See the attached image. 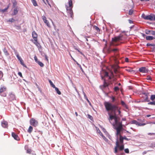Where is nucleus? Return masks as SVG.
Here are the masks:
<instances>
[{
    "label": "nucleus",
    "mask_w": 155,
    "mask_h": 155,
    "mask_svg": "<svg viewBox=\"0 0 155 155\" xmlns=\"http://www.w3.org/2000/svg\"><path fill=\"white\" fill-rule=\"evenodd\" d=\"M125 61L126 62H129V59L127 58H125Z\"/></svg>",
    "instance_id": "obj_57"
},
{
    "label": "nucleus",
    "mask_w": 155,
    "mask_h": 155,
    "mask_svg": "<svg viewBox=\"0 0 155 155\" xmlns=\"http://www.w3.org/2000/svg\"><path fill=\"white\" fill-rule=\"evenodd\" d=\"M133 10L132 9H130L129 12V15H131L133 14Z\"/></svg>",
    "instance_id": "obj_42"
},
{
    "label": "nucleus",
    "mask_w": 155,
    "mask_h": 155,
    "mask_svg": "<svg viewBox=\"0 0 155 155\" xmlns=\"http://www.w3.org/2000/svg\"><path fill=\"white\" fill-rule=\"evenodd\" d=\"M13 5L14 7L17 5V2L15 0L13 2Z\"/></svg>",
    "instance_id": "obj_53"
},
{
    "label": "nucleus",
    "mask_w": 155,
    "mask_h": 155,
    "mask_svg": "<svg viewBox=\"0 0 155 155\" xmlns=\"http://www.w3.org/2000/svg\"><path fill=\"white\" fill-rule=\"evenodd\" d=\"M68 4L69 5V7H68V8H72L73 7V4H72V0H69L68 2Z\"/></svg>",
    "instance_id": "obj_18"
},
{
    "label": "nucleus",
    "mask_w": 155,
    "mask_h": 155,
    "mask_svg": "<svg viewBox=\"0 0 155 155\" xmlns=\"http://www.w3.org/2000/svg\"><path fill=\"white\" fill-rule=\"evenodd\" d=\"M120 108H119V109H118H118H116V110H117V111H118V114L119 115H120V113H121V111L120 110Z\"/></svg>",
    "instance_id": "obj_54"
},
{
    "label": "nucleus",
    "mask_w": 155,
    "mask_h": 155,
    "mask_svg": "<svg viewBox=\"0 0 155 155\" xmlns=\"http://www.w3.org/2000/svg\"><path fill=\"white\" fill-rule=\"evenodd\" d=\"M31 1L33 4V5L35 6H38L36 0H31Z\"/></svg>",
    "instance_id": "obj_23"
},
{
    "label": "nucleus",
    "mask_w": 155,
    "mask_h": 155,
    "mask_svg": "<svg viewBox=\"0 0 155 155\" xmlns=\"http://www.w3.org/2000/svg\"><path fill=\"white\" fill-rule=\"evenodd\" d=\"M32 36L34 39H37L38 35L35 31L32 32Z\"/></svg>",
    "instance_id": "obj_15"
},
{
    "label": "nucleus",
    "mask_w": 155,
    "mask_h": 155,
    "mask_svg": "<svg viewBox=\"0 0 155 155\" xmlns=\"http://www.w3.org/2000/svg\"><path fill=\"white\" fill-rule=\"evenodd\" d=\"M54 88H55V90L56 91L57 93L59 94L60 95L61 94V92L60 91H59L58 88L57 87H54Z\"/></svg>",
    "instance_id": "obj_26"
},
{
    "label": "nucleus",
    "mask_w": 155,
    "mask_h": 155,
    "mask_svg": "<svg viewBox=\"0 0 155 155\" xmlns=\"http://www.w3.org/2000/svg\"><path fill=\"white\" fill-rule=\"evenodd\" d=\"M114 89L115 91H117L119 90V88L117 87H114Z\"/></svg>",
    "instance_id": "obj_44"
},
{
    "label": "nucleus",
    "mask_w": 155,
    "mask_h": 155,
    "mask_svg": "<svg viewBox=\"0 0 155 155\" xmlns=\"http://www.w3.org/2000/svg\"><path fill=\"white\" fill-rule=\"evenodd\" d=\"M87 101V102L89 103L90 105H91V103L89 101V100L87 98H86L85 99Z\"/></svg>",
    "instance_id": "obj_61"
},
{
    "label": "nucleus",
    "mask_w": 155,
    "mask_h": 155,
    "mask_svg": "<svg viewBox=\"0 0 155 155\" xmlns=\"http://www.w3.org/2000/svg\"><path fill=\"white\" fill-rule=\"evenodd\" d=\"M42 19L44 21V23L49 28L51 27L50 24L48 20H47L46 17L45 16H43L42 17Z\"/></svg>",
    "instance_id": "obj_8"
},
{
    "label": "nucleus",
    "mask_w": 155,
    "mask_h": 155,
    "mask_svg": "<svg viewBox=\"0 0 155 155\" xmlns=\"http://www.w3.org/2000/svg\"><path fill=\"white\" fill-rule=\"evenodd\" d=\"M109 85V84L107 83L106 81L105 80H104V84L103 85V86L104 87H107Z\"/></svg>",
    "instance_id": "obj_25"
},
{
    "label": "nucleus",
    "mask_w": 155,
    "mask_h": 155,
    "mask_svg": "<svg viewBox=\"0 0 155 155\" xmlns=\"http://www.w3.org/2000/svg\"><path fill=\"white\" fill-rule=\"evenodd\" d=\"M3 51L5 55H9V54L8 53L7 50L5 48L4 49Z\"/></svg>",
    "instance_id": "obj_33"
},
{
    "label": "nucleus",
    "mask_w": 155,
    "mask_h": 155,
    "mask_svg": "<svg viewBox=\"0 0 155 155\" xmlns=\"http://www.w3.org/2000/svg\"><path fill=\"white\" fill-rule=\"evenodd\" d=\"M93 29L95 30L96 31L97 33H99L100 31V30L99 28L97 26L94 25L93 26Z\"/></svg>",
    "instance_id": "obj_17"
},
{
    "label": "nucleus",
    "mask_w": 155,
    "mask_h": 155,
    "mask_svg": "<svg viewBox=\"0 0 155 155\" xmlns=\"http://www.w3.org/2000/svg\"><path fill=\"white\" fill-rule=\"evenodd\" d=\"M114 71L115 74H117L118 72L117 70V69L115 68H114Z\"/></svg>",
    "instance_id": "obj_56"
},
{
    "label": "nucleus",
    "mask_w": 155,
    "mask_h": 155,
    "mask_svg": "<svg viewBox=\"0 0 155 155\" xmlns=\"http://www.w3.org/2000/svg\"><path fill=\"white\" fill-rule=\"evenodd\" d=\"M150 99L152 101H153L154 100H155V95H152L150 96Z\"/></svg>",
    "instance_id": "obj_27"
},
{
    "label": "nucleus",
    "mask_w": 155,
    "mask_h": 155,
    "mask_svg": "<svg viewBox=\"0 0 155 155\" xmlns=\"http://www.w3.org/2000/svg\"><path fill=\"white\" fill-rule=\"evenodd\" d=\"M146 38L147 40H151L153 39V38L152 36H147Z\"/></svg>",
    "instance_id": "obj_22"
},
{
    "label": "nucleus",
    "mask_w": 155,
    "mask_h": 155,
    "mask_svg": "<svg viewBox=\"0 0 155 155\" xmlns=\"http://www.w3.org/2000/svg\"><path fill=\"white\" fill-rule=\"evenodd\" d=\"M114 55L115 56V60L117 59L119 56V53L118 52L114 53Z\"/></svg>",
    "instance_id": "obj_29"
},
{
    "label": "nucleus",
    "mask_w": 155,
    "mask_h": 155,
    "mask_svg": "<svg viewBox=\"0 0 155 155\" xmlns=\"http://www.w3.org/2000/svg\"><path fill=\"white\" fill-rule=\"evenodd\" d=\"M115 126H117L116 128L117 133L116 135H119L120 136V131L122 128V125L121 122H119L117 124H115Z\"/></svg>",
    "instance_id": "obj_4"
},
{
    "label": "nucleus",
    "mask_w": 155,
    "mask_h": 155,
    "mask_svg": "<svg viewBox=\"0 0 155 155\" xmlns=\"http://www.w3.org/2000/svg\"><path fill=\"white\" fill-rule=\"evenodd\" d=\"M41 67H43L44 66V64L41 61H39L37 63Z\"/></svg>",
    "instance_id": "obj_34"
},
{
    "label": "nucleus",
    "mask_w": 155,
    "mask_h": 155,
    "mask_svg": "<svg viewBox=\"0 0 155 155\" xmlns=\"http://www.w3.org/2000/svg\"><path fill=\"white\" fill-rule=\"evenodd\" d=\"M33 129V128L31 126H30L27 130L28 132L29 133H31Z\"/></svg>",
    "instance_id": "obj_24"
},
{
    "label": "nucleus",
    "mask_w": 155,
    "mask_h": 155,
    "mask_svg": "<svg viewBox=\"0 0 155 155\" xmlns=\"http://www.w3.org/2000/svg\"><path fill=\"white\" fill-rule=\"evenodd\" d=\"M151 34H152L153 35H155V31H151Z\"/></svg>",
    "instance_id": "obj_59"
},
{
    "label": "nucleus",
    "mask_w": 155,
    "mask_h": 155,
    "mask_svg": "<svg viewBox=\"0 0 155 155\" xmlns=\"http://www.w3.org/2000/svg\"><path fill=\"white\" fill-rule=\"evenodd\" d=\"M123 138L125 140H128V139L127 138V137L126 136H124V137H123Z\"/></svg>",
    "instance_id": "obj_64"
},
{
    "label": "nucleus",
    "mask_w": 155,
    "mask_h": 155,
    "mask_svg": "<svg viewBox=\"0 0 155 155\" xmlns=\"http://www.w3.org/2000/svg\"><path fill=\"white\" fill-rule=\"evenodd\" d=\"M123 137L121 135L120 136V142L121 144H123Z\"/></svg>",
    "instance_id": "obj_21"
},
{
    "label": "nucleus",
    "mask_w": 155,
    "mask_h": 155,
    "mask_svg": "<svg viewBox=\"0 0 155 155\" xmlns=\"http://www.w3.org/2000/svg\"><path fill=\"white\" fill-rule=\"evenodd\" d=\"M99 134H100V135L102 136V135H103V134H102V133L100 131V130H99Z\"/></svg>",
    "instance_id": "obj_60"
},
{
    "label": "nucleus",
    "mask_w": 155,
    "mask_h": 155,
    "mask_svg": "<svg viewBox=\"0 0 155 155\" xmlns=\"http://www.w3.org/2000/svg\"><path fill=\"white\" fill-rule=\"evenodd\" d=\"M89 28V30H90L91 29V26L88 25L87 26H85V29L87 31H88L89 30L87 29V28Z\"/></svg>",
    "instance_id": "obj_43"
},
{
    "label": "nucleus",
    "mask_w": 155,
    "mask_h": 155,
    "mask_svg": "<svg viewBox=\"0 0 155 155\" xmlns=\"http://www.w3.org/2000/svg\"><path fill=\"white\" fill-rule=\"evenodd\" d=\"M120 150H122L124 148V145L123 144H122L119 147Z\"/></svg>",
    "instance_id": "obj_28"
},
{
    "label": "nucleus",
    "mask_w": 155,
    "mask_h": 155,
    "mask_svg": "<svg viewBox=\"0 0 155 155\" xmlns=\"http://www.w3.org/2000/svg\"><path fill=\"white\" fill-rule=\"evenodd\" d=\"M108 76V74L107 72H105V74L104 75V77H107Z\"/></svg>",
    "instance_id": "obj_58"
},
{
    "label": "nucleus",
    "mask_w": 155,
    "mask_h": 155,
    "mask_svg": "<svg viewBox=\"0 0 155 155\" xmlns=\"http://www.w3.org/2000/svg\"><path fill=\"white\" fill-rule=\"evenodd\" d=\"M32 152V150L30 149H28L27 150H26V152L28 153H29V154H30Z\"/></svg>",
    "instance_id": "obj_36"
},
{
    "label": "nucleus",
    "mask_w": 155,
    "mask_h": 155,
    "mask_svg": "<svg viewBox=\"0 0 155 155\" xmlns=\"http://www.w3.org/2000/svg\"><path fill=\"white\" fill-rule=\"evenodd\" d=\"M34 59H35V62L36 63H37L38 61H38V59L37 57V56L36 55H35L34 56Z\"/></svg>",
    "instance_id": "obj_46"
},
{
    "label": "nucleus",
    "mask_w": 155,
    "mask_h": 155,
    "mask_svg": "<svg viewBox=\"0 0 155 155\" xmlns=\"http://www.w3.org/2000/svg\"><path fill=\"white\" fill-rule=\"evenodd\" d=\"M147 79L148 80H151L152 78L150 76H147Z\"/></svg>",
    "instance_id": "obj_52"
},
{
    "label": "nucleus",
    "mask_w": 155,
    "mask_h": 155,
    "mask_svg": "<svg viewBox=\"0 0 155 155\" xmlns=\"http://www.w3.org/2000/svg\"><path fill=\"white\" fill-rule=\"evenodd\" d=\"M66 9L67 11V12L68 14L70 16V17L71 18H72L73 13L72 10V8H68V7H67Z\"/></svg>",
    "instance_id": "obj_11"
},
{
    "label": "nucleus",
    "mask_w": 155,
    "mask_h": 155,
    "mask_svg": "<svg viewBox=\"0 0 155 155\" xmlns=\"http://www.w3.org/2000/svg\"><path fill=\"white\" fill-rule=\"evenodd\" d=\"M142 17L145 20H149L150 21L153 20V14H150L148 15H146L144 14L142 15Z\"/></svg>",
    "instance_id": "obj_6"
},
{
    "label": "nucleus",
    "mask_w": 155,
    "mask_h": 155,
    "mask_svg": "<svg viewBox=\"0 0 155 155\" xmlns=\"http://www.w3.org/2000/svg\"><path fill=\"white\" fill-rule=\"evenodd\" d=\"M119 147V142L118 139H117L116 143V146L114 148V153H117V148Z\"/></svg>",
    "instance_id": "obj_12"
},
{
    "label": "nucleus",
    "mask_w": 155,
    "mask_h": 155,
    "mask_svg": "<svg viewBox=\"0 0 155 155\" xmlns=\"http://www.w3.org/2000/svg\"><path fill=\"white\" fill-rule=\"evenodd\" d=\"M112 51V50L110 48H108L107 49V52L108 53H110Z\"/></svg>",
    "instance_id": "obj_41"
},
{
    "label": "nucleus",
    "mask_w": 155,
    "mask_h": 155,
    "mask_svg": "<svg viewBox=\"0 0 155 155\" xmlns=\"http://www.w3.org/2000/svg\"><path fill=\"white\" fill-rule=\"evenodd\" d=\"M20 62L21 65L24 66L25 64L24 63V61H23V60H22V59H21V60H20Z\"/></svg>",
    "instance_id": "obj_49"
},
{
    "label": "nucleus",
    "mask_w": 155,
    "mask_h": 155,
    "mask_svg": "<svg viewBox=\"0 0 155 155\" xmlns=\"http://www.w3.org/2000/svg\"><path fill=\"white\" fill-rule=\"evenodd\" d=\"M148 135H150V136H153L155 134V133H149L147 134Z\"/></svg>",
    "instance_id": "obj_50"
},
{
    "label": "nucleus",
    "mask_w": 155,
    "mask_h": 155,
    "mask_svg": "<svg viewBox=\"0 0 155 155\" xmlns=\"http://www.w3.org/2000/svg\"><path fill=\"white\" fill-rule=\"evenodd\" d=\"M113 78H114V80H116V78H114V75L113 72H111L110 73V75L109 76V79H112Z\"/></svg>",
    "instance_id": "obj_20"
},
{
    "label": "nucleus",
    "mask_w": 155,
    "mask_h": 155,
    "mask_svg": "<svg viewBox=\"0 0 155 155\" xmlns=\"http://www.w3.org/2000/svg\"><path fill=\"white\" fill-rule=\"evenodd\" d=\"M151 123H153V124H155V123H152V122H150V123H139L138 122V124H137V125L138 126H144V125H145L147 124H151Z\"/></svg>",
    "instance_id": "obj_19"
},
{
    "label": "nucleus",
    "mask_w": 155,
    "mask_h": 155,
    "mask_svg": "<svg viewBox=\"0 0 155 155\" xmlns=\"http://www.w3.org/2000/svg\"><path fill=\"white\" fill-rule=\"evenodd\" d=\"M16 56L17 58H18V59L19 61H20L21 59H22L21 58V57L19 56V55L18 54H17L16 55Z\"/></svg>",
    "instance_id": "obj_39"
},
{
    "label": "nucleus",
    "mask_w": 155,
    "mask_h": 155,
    "mask_svg": "<svg viewBox=\"0 0 155 155\" xmlns=\"http://www.w3.org/2000/svg\"><path fill=\"white\" fill-rule=\"evenodd\" d=\"M127 71H128L129 72H134V71L132 70L130 68H128L126 70Z\"/></svg>",
    "instance_id": "obj_45"
},
{
    "label": "nucleus",
    "mask_w": 155,
    "mask_h": 155,
    "mask_svg": "<svg viewBox=\"0 0 155 155\" xmlns=\"http://www.w3.org/2000/svg\"><path fill=\"white\" fill-rule=\"evenodd\" d=\"M122 37L119 36L112 38V41L111 42V45L117 46L119 45V42L122 40Z\"/></svg>",
    "instance_id": "obj_3"
},
{
    "label": "nucleus",
    "mask_w": 155,
    "mask_h": 155,
    "mask_svg": "<svg viewBox=\"0 0 155 155\" xmlns=\"http://www.w3.org/2000/svg\"><path fill=\"white\" fill-rule=\"evenodd\" d=\"M12 136L15 140L17 141H19L20 140V139L18 136L15 134V133L12 132Z\"/></svg>",
    "instance_id": "obj_13"
},
{
    "label": "nucleus",
    "mask_w": 155,
    "mask_h": 155,
    "mask_svg": "<svg viewBox=\"0 0 155 155\" xmlns=\"http://www.w3.org/2000/svg\"><path fill=\"white\" fill-rule=\"evenodd\" d=\"M132 124L137 125L138 124V122L137 121L134 120L132 121Z\"/></svg>",
    "instance_id": "obj_37"
},
{
    "label": "nucleus",
    "mask_w": 155,
    "mask_h": 155,
    "mask_svg": "<svg viewBox=\"0 0 155 155\" xmlns=\"http://www.w3.org/2000/svg\"><path fill=\"white\" fill-rule=\"evenodd\" d=\"M18 12V11L16 8H15L14 10L13 14V15H16Z\"/></svg>",
    "instance_id": "obj_31"
},
{
    "label": "nucleus",
    "mask_w": 155,
    "mask_h": 155,
    "mask_svg": "<svg viewBox=\"0 0 155 155\" xmlns=\"http://www.w3.org/2000/svg\"><path fill=\"white\" fill-rule=\"evenodd\" d=\"M30 123L31 125L35 127L37 126L38 124V121L33 118L30 119Z\"/></svg>",
    "instance_id": "obj_7"
},
{
    "label": "nucleus",
    "mask_w": 155,
    "mask_h": 155,
    "mask_svg": "<svg viewBox=\"0 0 155 155\" xmlns=\"http://www.w3.org/2000/svg\"><path fill=\"white\" fill-rule=\"evenodd\" d=\"M139 71L142 73H147L148 71V69L145 67H142L139 68Z\"/></svg>",
    "instance_id": "obj_9"
},
{
    "label": "nucleus",
    "mask_w": 155,
    "mask_h": 155,
    "mask_svg": "<svg viewBox=\"0 0 155 155\" xmlns=\"http://www.w3.org/2000/svg\"><path fill=\"white\" fill-rule=\"evenodd\" d=\"M121 104L122 106L127 109H128V107L126 103L123 101H121Z\"/></svg>",
    "instance_id": "obj_14"
},
{
    "label": "nucleus",
    "mask_w": 155,
    "mask_h": 155,
    "mask_svg": "<svg viewBox=\"0 0 155 155\" xmlns=\"http://www.w3.org/2000/svg\"><path fill=\"white\" fill-rule=\"evenodd\" d=\"M148 105H155V101H153L150 102L148 103Z\"/></svg>",
    "instance_id": "obj_38"
},
{
    "label": "nucleus",
    "mask_w": 155,
    "mask_h": 155,
    "mask_svg": "<svg viewBox=\"0 0 155 155\" xmlns=\"http://www.w3.org/2000/svg\"><path fill=\"white\" fill-rule=\"evenodd\" d=\"M143 94L144 95V96H143V97L144 98V102H149L150 100L148 98L149 93H143Z\"/></svg>",
    "instance_id": "obj_10"
},
{
    "label": "nucleus",
    "mask_w": 155,
    "mask_h": 155,
    "mask_svg": "<svg viewBox=\"0 0 155 155\" xmlns=\"http://www.w3.org/2000/svg\"><path fill=\"white\" fill-rule=\"evenodd\" d=\"M8 21L10 22H12L15 21V20L13 18H11L9 19Z\"/></svg>",
    "instance_id": "obj_40"
},
{
    "label": "nucleus",
    "mask_w": 155,
    "mask_h": 155,
    "mask_svg": "<svg viewBox=\"0 0 155 155\" xmlns=\"http://www.w3.org/2000/svg\"><path fill=\"white\" fill-rule=\"evenodd\" d=\"M114 115H111L110 113H109L108 114L109 116V117L108 118V120L110 123H111V121L114 119V122L113 124V125L115 126V124H117L120 121H119L120 118L116 116V111H114Z\"/></svg>",
    "instance_id": "obj_2"
},
{
    "label": "nucleus",
    "mask_w": 155,
    "mask_h": 155,
    "mask_svg": "<svg viewBox=\"0 0 155 155\" xmlns=\"http://www.w3.org/2000/svg\"><path fill=\"white\" fill-rule=\"evenodd\" d=\"M8 8H9V6H8L6 8H5L4 9H0V12H2L3 13V12H5L8 9Z\"/></svg>",
    "instance_id": "obj_32"
},
{
    "label": "nucleus",
    "mask_w": 155,
    "mask_h": 155,
    "mask_svg": "<svg viewBox=\"0 0 155 155\" xmlns=\"http://www.w3.org/2000/svg\"><path fill=\"white\" fill-rule=\"evenodd\" d=\"M118 49L117 48L114 49L112 50V51L114 52V53L118 52Z\"/></svg>",
    "instance_id": "obj_51"
},
{
    "label": "nucleus",
    "mask_w": 155,
    "mask_h": 155,
    "mask_svg": "<svg viewBox=\"0 0 155 155\" xmlns=\"http://www.w3.org/2000/svg\"><path fill=\"white\" fill-rule=\"evenodd\" d=\"M87 116H88V118L90 119L91 120H93V117H92V116H91V115H90L89 114H88Z\"/></svg>",
    "instance_id": "obj_47"
},
{
    "label": "nucleus",
    "mask_w": 155,
    "mask_h": 155,
    "mask_svg": "<svg viewBox=\"0 0 155 155\" xmlns=\"http://www.w3.org/2000/svg\"><path fill=\"white\" fill-rule=\"evenodd\" d=\"M34 41L33 42L34 44L37 46H38V45H39V44L38 42L37 39H34Z\"/></svg>",
    "instance_id": "obj_30"
},
{
    "label": "nucleus",
    "mask_w": 155,
    "mask_h": 155,
    "mask_svg": "<svg viewBox=\"0 0 155 155\" xmlns=\"http://www.w3.org/2000/svg\"><path fill=\"white\" fill-rule=\"evenodd\" d=\"M112 101L113 102H114L115 101V97H112Z\"/></svg>",
    "instance_id": "obj_63"
},
{
    "label": "nucleus",
    "mask_w": 155,
    "mask_h": 155,
    "mask_svg": "<svg viewBox=\"0 0 155 155\" xmlns=\"http://www.w3.org/2000/svg\"><path fill=\"white\" fill-rule=\"evenodd\" d=\"M83 94L84 95V98L85 99L86 98H87L85 93L83 91Z\"/></svg>",
    "instance_id": "obj_62"
},
{
    "label": "nucleus",
    "mask_w": 155,
    "mask_h": 155,
    "mask_svg": "<svg viewBox=\"0 0 155 155\" xmlns=\"http://www.w3.org/2000/svg\"><path fill=\"white\" fill-rule=\"evenodd\" d=\"M49 82L50 83V85L51 86L53 87L54 88V87H55V85L52 82L51 80H49Z\"/></svg>",
    "instance_id": "obj_35"
},
{
    "label": "nucleus",
    "mask_w": 155,
    "mask_h": 155,
    "mask_svg": "<svg viewBox=\"0 0 155 155\" xmlns=\"http://www.w3.org/2000/svg\"><path fill=\"white\" fill-rule=\"evenodd\" d=\"M6 91L7 88L5 86L0 87V95L4 97H6L7 95Z\"/></svg>",
    "instance_id": "obj_5"
},
{
    "label": "nucleus",
    "mask_w": 155,
    "mask_h": 155,
    "mask_svg": "<svg viewBox=\"0 0 155 155\" xmlns=\"http://www.w3.org/2000/svg\"><path fill=\"white\" fill-rule=\"evenodd\" d=\"M104 105L106 110L107 111H116V109L118 108V107L115 105L112 104L111 103L108 102H105L104 103Z\"/></svg>",
    "instance_id": "obj_1"
},
{
    "label": "nucleus",
    "mask_w": 155,
    "mask_h": 155,
    "mask_svg": "<svg viewBox=\"0 0 155 155\" xmlns=\"http://www.w3.org/2000/svg\"><path fill=\"white\" fill-rule=\"evenodd\" d=\"M18 75L21 78H22V73L20 72H19L18 73Z\"/></svg>",
    "instance_id": "obj_55"
},
{
    "label": "nucleus",
    "mask_w": 155,
    "mask_h": 155,
    "mask_svg": "<svg viewBox=\"0 0 155 155\" xmlns=\"http://www.w3.org/2000/svg\"><path fill=\"white\" fill-rule=\"evenodd\" d=\"M125 152L127 153H129V150L128 148L125 149L124 150Z\"/></svg>",
    "instance_id": "obj_48"
},
{
    "label": "nucleus",
    "mask_w": 155,
    "mask_h": 155,
    "mask_svg": "<svg viewBox=\"0 0 155 155\" xmlns=\"http://www.w3.org/2000/svg\"><path fill=\"white\" fill-rule=\"evenodd\" d=\"M2 126L5 128H7L8 127V123L5 121H3L2 123Z\"/></svg>",
    "instance_id": "obj_16"
}]
</instances>
